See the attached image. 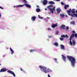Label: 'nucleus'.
I'll use <instances>...</instances> for the list:
<instances>
[{"instance_id": "obj_1", "label": "nucleus", "mask_w": 77, "mask_h": 77, "mask_svg": "<svg viewBox=\"0 0 77 77\" xmlns=\"http://www.w3.org/2000/svg\"><path fill=\"white\" fill-rule=\"evenodd\" d=\"M74 37L75 38H77V34L75 33V34H72L71 35L70 38L69 39V44L71 45H73L74 46L75 45V42L73 39H72V38H73Z\"/></svg>"}, {"instance_id": "obj_2", "label": "nucleus", "mask_w": 77, "mask_h": 77, "mask_svg": "<svg viewBox=\"0 0 77 77\" xmlns=\"http://www.w3.org/2000/svg\"><path fill=\"white\" fill-rule=\"evenodd\" d=\"M69 61L71 63V65L72 67L74 68L75 66V63H76L75 58L72 56H67Z\"/></svg>"}, {"instance_id": "obj_3", "label": "nucleus", "mask_w": 77, "mask_h": 77, "mask_svg": "<svg viewBox=\"0 0 77 77\" xmlns=\"http://www.w3.org/2000/svg\"><path fill=\"white\" fill-rule=\"evenodd\" d=\"M39 67L40 68L41 70L42 71H43L42 69H43V70L45 73H47V72H51V70L48 68L47 69V68L45 66H39Z\"/></svg>"}, {"instance_id": "obj_4", "label": "nucleus", "mask_w": 77, "mask_h": 77, "mask_svg": "<svg viewBox=\"0 0 77 77\" xmlns=\"http://www.w3.org/2000/svg\"><path fill=\"white\" fill-rule=\"evenodd\" d=\"M71 12H72V14L70 13ZM67 12L69 15L71 16L72 17H74V15L72 14H75V9L73 8L72 10L71 9L69 8V10L67 11Z\"/></svg>"}, {"instance_id": "obj_5", "label": "nucleus", "mask_w": 77, "mask_h": 77, "mask_svg": "<svg viewBox=\"0 0 77 77\" xmlns=\"http://www.w3.org/2000/svg\"><path fill=\"white\" fill-rule=\"evenodd\" d=\"M53 5H50L47 7V8H48V9L50 10V11L52 14L54 13V11L55 10V8H56V7H54L53 8H53Z\"/></svg>"}, {"instance_id": "obj_6", "label": "nucleus", "mask_w": 77, "mask_h": 77, "mask_svg": "<svg viewBox=\"0 0 77 77\" xmlns=\"http://www.w3.org/2000/svg\"><path fill=\"white\" fill-rule=\"evenodd\" d=\"M7 72L8 73H10V74H12V75H13L14 76V77H15V73H14V72L10 70H8L7 71Z\"/></svg>"}, {"instance_id": "obj_7", "label": "nucleus", "mask_w": 77, "mask_h": 77, "mask_svg": "<svg viewBox=\"0 0 77 77\" xmlns=\"http://www.w3.org/2000/svg\"><path fill=\"white\" fill-rule=\"evenodd\" d=\"M8 70V69H6L5 68H2L0 70V72H5Z\"/></svg>"}, {"instance_id": "obj_8", "label": "nucleus", "mask_w": 77, "mask_h": 77, "mask_svg": "<svg viewBox=\"0 0 77 77\" xmlns=\"http://www.w3.org/2000/svg\"><path fill=\"white\" fill-rule=\"evenodd\" d=\"M56 11L57 13H58V14L60 13V12H61V9L59 8H57Z\"/></svg>"}, {"instance_id": "obj_9", "label": "nucleus", "mask_w": 77, "mask_h": 77, "mask_svg": "<svg viewBox=\"0 0 77 77\" xmlns=\"http://www.w3.org/2000/svg\"><path fill=\"white\" fill-rule=\"evenodd\" d=\"M24 5H18L15 6H14V8H19L23 7Z\"/></svg>"}, {"instance_id": "obj_10", "label": "nucleus", "mask_w": 77, "mask_h": 77, "mask_svg": "<svg viewBox=\"0 0 77 77\" xmlns=\"http://www.w3.org/2000/svg\"><path fill=\"white\" fill-rule=\"evenodd\" d=\"M61 38H68V35L66 34L65 35H61Z\"/></svg>"}, {"instance_id": "obj_11", "label": "nucleus", "mask_w": 77, "mask_h": 77, "mask_svg": "<svg viewBox=\"0 0 77 77\" xmlns=\"http://www.w3.org/2000/svg\"><path fill=\"white\" fill-rule=\"evenodd\" d=\"M65 26L64 25H62L60 27V29H65Z\"/></svg>"}, {"instance_id": "obj_12", "label": "nucleus", "mask_w": 77, "mask_h": 77, "mask_svg": "<svg viewBox=\"0 0 77 77\" xmlns=\"http://www.w3.org/2000/svg\"><path fill=\"white\" fill-rule=\"evenodd\" d=\"M36 17H35L33 16L31 17V20L33 21H35V20H36Z\"/></svg>"}, {"instance_id": "obj_13", "label": "nucleus", "mask_w": 77, "mask_h": 77, "mask_svg": "<svg viewBox=\"0 0 77 77\" xmlns=\"http://www.w3.org/2000/svg\"><path fill=\"white\" fill-rule=\"evenodd\" d=\"M48 2L47 0H43V3L44 5H47V4Z\"/></svg>"}, {"instance_id": "obj_14", "label": "nucleus", "mask_w": 77, "mask_h": 77, "mask_svg": "<svg viewBox=\"0 0 77 77\" xmlns=\"http://www.w3.org/2000/svg\"><path fill=\"white\" fill-rule=\"evenodd\" d=\"M61 56H62V57L63 58V60L65 62L66 60V57H65V56H64L63 55H62Z\"/></svg>"}, {"instance_id": "obj_15", "label": "nucleus", "mask_w": 77, "mask_h": 77, "mask_svg": "<svg viewBox=\"0 0 77 77\" xmlns=\"http://www.w3.org/2000/svg\"><path fill=\"white\" fill-rule=\"evenodd\" d=\"M60 46L62 50H65V47L63 45H61Z\"/></svg>"}, {"instance_id": "obj_16", "label": "nucleus", "mask_w": 77, "mask_h": 77, "mask_svg": "<svg viewBox=\"0 0 77 77\" xmlns=\"http://www.w3.org/2000/svg\"><path fill=\"white\" fill-rule=\"evenodd\" d=\"M25 6L28 8H31V5L27 4H25Z\"/></svg>"}, {"instance_id": "obj_17", "label": "nucleus", "mask_w": 77, "mask_h": 77, "mask_svg": "<svg viewBox=\"0 0 77 77\" xmlns=\"http://www.w3.org/2000/svg\"><path fill=\"white\" fill-rule=\"evenodd\" d=\"M57 23H56L55 24H53L52 26V28H54L55 27H57Z\"/></svg>"}, {"instance_id": "obj_18", "label": "nucleus", "mask_w": 77, "mask_h": 77, "mask_svg": "<svg viewBox=\"0 0 77 77\" xmlns=\"http://www.w3.org/2000/svg\"><path fill=\"white\" fill-rule=\"evenodd\" d=\"M67 8H69V5H66L64 6L65 9H67Z\"/></svg>"}, {"instance_id": "obj_19", "label": "nucleus", "mask_w": 77, "mask_h": 77, "mask_svg": "<svg viewBox=\"0 0 77 77\" xmlns=\"http://www.w3.org/2000/svg\"><path fill=\"white\" fill-rule=\"evenodd\" d=\"M10 49L11 52V54H13L14 53V51H13V50L12 49V48H10Z\"/></svg>"}, {"instance_id": "obj_20", "label": "nucleus", "mask_w": 77, "mask_h": 77, "mask_svg": "<svg viewBox=\"0 0 77 77\" xmlns=\"http://www.w3.org/2000/svg\"><path fill=\"white\" fill-rule=\"evenodd\" d=\"M49 3V4H55L54 2L53 1H50Z\"/></svg>"}, {"instance_id": "obj_21", "label": "nucleus", "mask_w": 77, "mask_h": 77, "mask_svg": "<svg viewBox=\"0 0 77 77\" xmlns=\"http://www.w3.org/2000/svg\"><path fill=\"white\" fill-rule=\"evenodd\" d=\"M41 10H40V9H39V8H37L36 9V11L37 12H39Z\"/></svg>"}, {"instance_id": "obj_22", "label": "nucleus", "mask_w": 77, "mask_h": 77, "mask_svg": "<svg viewBox=\"0 0 77 77\" xmlns=\"http://www.w3.org/2000/svg\"><path fill=\"white\" fill-rule=\"evenodd\" d=\"M71 33H72V34H75V32L74 31V30L72 31L71 32Z\"/></svg>"}, {"instance_id": "obj_23", "label": "nucleus", "mask_w": 77, "mask_h": 77, "mask_svg": "<svg viewBox=\"0 0 77 77\" xmlns=\"http://www.w3.org/2000/svg\"><path fill=\"white\" fill-rule=\"evenodd\" d=\"M23 2H24V3H27V2L26 1V0H23Z\"/></svg>"}, {"instance_id": "obj_24", "label": "nucleus", "mask_w": 77, "mask_h": 77, "mask_svg": "<svg viewBox=\"0 0 77 77\" xmlns=\"http://www.w3.org/2000/svg\"><path fill=\"white\" fill-rule=\"evenodd\" d=\"M54 45H56V46H57L58 45V43L57 42H55L54 43Z\"/></svg>"}, {"instance_id": "obj_25", "label": "nucleus", "mask_w": 77, "mask_h": 77, "mask_svg": "<svg viewBox=\"0 0 77 77\" xmlns=\"http://www.w3.org/2000/svg\"><path fill=\"white\" fill-rule=\"evenodd\" d=\"M74 23H75V22H74V21H72V22H71L70 23V24H74Z\"/></svg>"}, {"instance_id": "obj_26", "label": "nucleus", "mask_w": 77, "mask_h": 77, "mask_svg": "<svg viewBox=\"0 0 77 77\" xmlns=\"http://www.w3.org/2000/svg\"><path fill=\"white\" fill-rule=\"evenodd\" d=\"M60 15L61 17H64V14H61Z\"/></svg>"}, {"instance_id": "obj_27", "label": "nucleus", "mask_w": 77, "mask_h": 77, "mask_svg": "<svg viewBox=\"0 0 77 77\" xmlns=\"http://www.w3.org/2000/svg\"><path fill=\"white\" fill-rule=\"evenodd\" d=\"M30 51L31 53H32V52H33V51H35V50H30Z\"/></svg>"}, {"instance_id": "obj_28", "label": "nucleus", "mask_w": 77, "mask_h": 77, "mask_svg": "<svg viewBox=\"0 0 77 77\" xmlns=\"http://www.w3.org/2000/svg\"><path fill=\"white\" fill-rule=\"evenodd\" d=\"M73 15V16L74 15L75 17H77V14H74Z\"/></svg>"}, {"instance_id": "obj_29", "label": "nucleus", "mask_w": 77, "mask_h": 77, "mask_svg": "<svg viewBox=\"0 0 77 77\" xmlns=\"http://www.w3.org/2000/svg\"><path fill=\"white\" fill-rule=\"evenodd\" d=\"M38 17L39 18H40L41 19H43V18H42V17H40V15H38Z\"/></svg>"}, {"instance_id": "obj_30", "label": "nucleus", "mask_w": 77, "mask_h": 77, "mask_svg": "<svg viewBox=\"0 0 77 77\" xmlns=\"http://www.w3.org/2000/svg\"><path fill=\"white\" fill-rule=\"evenodd\" d=\"M60 39L61 41H63V38H60Z\"/></svg>"}, {"instance_id": "obj_31", "label": "nucleus", "mask_w": 77, "mask_h": 77, "mask_svg": "<svg viewBox=\"0 0 77 77\" xmlns=\"http://www.w3.org/2000/svg\"><path fill=\"white\" fill-rule=\"evenodd\" d=\"M54 1H56V2H60V0H53Z\"/></svg>"}, {"instance_id": "obj_32", "label": "nucleus", "mask_w": 77, "mask_h": 77, "mask_svg": "<svg viewBox=\"0 0 77 77\" xmlns=\"http://www.w3.org/2000/svg\"><path fill=\"white\" fill-rule=\"evenodd\" d=\"M61 5H64V3L63 2H61Z\"/></svg>"}, {"instance_id": "obj_33", "label": "nucleus", "mask_w": 77, "mask_h": 77, "mask_svg": "<svg viewBox=\"0 0 77 77\" xmlns=\"http://www.w3.org/2000/svg\"><path fill=\"white\" fill-rule=\"evenodd\" d=\"M66 30H68L69 29V27L68 26H67L66 27Z\"/></svg>"}, {"instance_id": "obj_34", "label": "nucleus", "mask_w": 77, "mask_h": 77, "mask_svg": "<svg viewBox=\"0 0 77 77\" xmlns=\"http://www.w3.org/2000/svg\"><path fill=\"white\" fill-rule=\"evenodd\" d=\"M48 30H51V29H50V28H48Z\"/></svg>"}, {"instance_id": "obj_35", "label": "nucleus", "mask_w": 77, "mask_h": 77, "mask_svg": "<svg viewBox=\"0 0 77 77\" xmlns=\"http://www.w3.org/2000/svg\"><path fill=\"white\" fill-rule=\"evenodd\" d=\"M0 9H3V8L2 7H0Z\"/></svg>"}, {"instance_id": "obj_36", "label": "nucleus", "mask_w": 77, "mask_h": 77, "mask_svg": "<svg viewBox=\"0 0 77 77\" xmlns=\"http://www.w3.org/2000/svg\"><path fill=\"white\" fill-rule=\"evenodd\" d=\"M56 33V34H58V33H59V32L57 31Z\"/></svg>"}, {"instance_id": "obj_37", "label": "nucleus", "mask_w": 77, "mask_h": 77, "mask_svg": "<svg viewBox=\"0 0 77 77\" xmlns=\"http://www.w3.org/2000/svg\"><path fill=\"white\" fill-rule=\"evenodd\" d=\"M54 60L55 61H56V60H57V59H56V58H54Z\"/></svg>"}, {"instance_id": "obj_38", "label": "nucleus", "mask_w": 77, "mask_h": 77, "mask_svg": "<svg viewBox=\"0 0 77 77\" xmlns=\"http://www.w3.org/2000/svg\"><path fill=\"white\" fill-rule=\"evenodd\" d=\"M45 10L46 11H47V8H45Z\"/></svg>"}, {"instance_id": "obj_39", "label": "nucleus", "mask_w": 77, "mask_h": 77, "mask_svg": "<svg viewBox=\"0 0 77 77\" xmlns=\"http://www.w3.org/2000/svg\"><path fill=\"white\" fill-rule=\"evenodd\" d=\"M65 16L66 17H67V15H65Z\"/></svg>"}, {"instance_id": "obj_40", "label": "nucleus", "mask_w": 77, "mask_h": 77, "mask_svg": "<svg viewBox=\"0 0 77 77\" xmlns=\"http://www.w3.org/2000/svg\"><path fill=\"white\" fill-rule=\"evenodd\" d=\"M20 70H21V71H23V69H21V68H20Z\"/></svg>"}, {"instance_id": "obj_41", "label": "nucleus", "mask_w": 77, "mask_h": 77, "mask_svg": "<svg viewBox=\"0 0 77 77\" xmlns=\"http://www.w3.org/2000/svg\"><path fill=\"white\" fill-rule=\"evenodd\" d=\"M51 13L50 12H49L48 13V14H51Z\"/></svg>"}, {"instance_id": "obj_42", "label": "nucleus", "mask_w": 77, "mask_h": 77, "mask_svg": "<svg viewBox=\"0 0 77 77\" xmlns=\"http://www.w3.org/2000/svg\"><path fill=\"white\" fill-rule=\"evenodd\" d=\"M75 12H76V13H77V10H76V11H75Z\"/></svg>"}, {"instance_id": "obj_43", "label": "nucleus", "mask_w": 77, "mask_h": 77, "mask_svg": "<svg viewBox=\"0 0 77 77\" xmlns=\"http://www.w3.org/2000/svg\"><path fill=\"white\" fill-rule=\"evenodd\" d=\"M0 17H1V14L0 13Z\"/></svg>"}, {"instance_id": "obj_44", "label": "nucleus", "mask_w": 77, "mask_h": 77, "mask_svg": "<svg viewBox=\"0 0 77 77\" xmlns=\"http://www.w3.org/2000/svg\"><path fill=\"white\" fill-rule=\"evenodd\" d=\"M37 8H39V6H37Z\"/></svg>"}, {"instance_id": "obj_45", "label": "nucleus", "mask_w": 77, "mask_h": 77, "mask_svg": "<svg viewBox=\"0 0 77 77\" xmlns=\"http://www.w3.org/2000/svg\"><path fill=\"white\" fill-rule=\"evenodd\" d=\"M72 18H71V20H72Z\"/></svg>"}, {"instance_id": "obj_46", "label": "nucleus", "mask_w": 77, "mask_h": 77, "mask_svg": "<svg viewBox=\"0 0 77 77\" xmlns=\"http://www.w3.org/2000/svg\"><path fill=\"white\" fill-rule=\"evenodd\" d=\"M48 18H50V17H47Z\"/></svg>"}, {"instance_id": "obj_47", "label": "nucleus", "mask_w": 77, "mask_h": 77, "mask_svg": "<svg viewBox=\"0 0 77 77\" xmlns=\"http://www.w3.org/2000/svg\"><path fill=\"white\" fill-rule=\"evenodd\" d=\"M1 65V64H0V66Z\"/></svg>"}]
</instances>
